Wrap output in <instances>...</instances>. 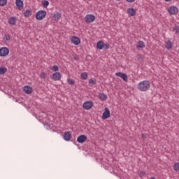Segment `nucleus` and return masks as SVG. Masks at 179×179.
<instances>
[{
    "instance_id": "nucleus-16",
    "label": "nucleus",
    "mask_w": 179,
    "mask_h": 179,
    "mask_svg": "<svg viewBox=\"0 0 179 179\" xmlns=\"http://www.w3.org/2000/svg\"><path fill=\"white\" fill-rule=\"evenodd\" d=\"M62 16V15L60 13L56 12L53 15L54 20L58 22L61 19Z\"/></svg>"
},
{
    "instance_id": "nucleus-41",
    "label": "nucleus",
    "mask_w": 179,
    "mask_h": 179,
    "mask_svg": "<svg viewBox=\"0 0 179 179\" xmlns=\"http://www.w3.org/2000/svg\"><path fill=\"white\" fill-rule=\"evenodd\" d=\"M150 179H156L155 177H152Z\"/></svg>"
},
{
    "instance_id": "nucleus-31",
    "label": "nucleus",
    "mask_w": 179,
    "mask_h": 179,
    "mask_svg": "<svg viewBox=\"0 0 179 179\" xmlns=\"http://www.w3.org/2000/svg\"><path fill=\"white\" fill-rule=\"evenodd\" d=\"M138 176L139 177H143L146 176V172L141 171L140 172H138Z\"/></svg>"
},
{
    "instance_id": "nucleus-6",
    "label": "nucleus",
    "mask_w": 179,
    "mask_h": 179,
    "mask_svg": "<svg viewBox=\"0 0 179 179\" xmlns=\"http://www.w3.org/2000/svg\"><path fill=\"white\" fill-rule=\"evenodd\" d=\"M104 112L103 113L102 115V120H107V118H110V109H108V108H104Z\"/></svg>"
},
{
    "instance_id": "nucleus-8",
    "label": "nucleus",
    "mask_w": 179,
    "mask_h": 179,
    "mask_svg": "<svg viewBox=\"0 0 179 179\" xmlns=\"http://www.w3.org/2000/svg\"><path fill=\"white\" fill-rule=\"evenodd\" d=\"M116 76H119V78H121L123 79L124 82H128V76L124 73L117 72L115 73Z\"/></svg>"
},
{
    "instance_id": "nucleus-23",
    "label": "nucleus",
    "mask_w": 179,
    "mask_h": 179,
    "mask_svg": "<svg viewBox=\"0 0 179 179\" xmlns=\"http://www.w3.org/2000/svg\"><path fill=\"white\" fill-rule=\"evenodd\" d=\"M97 80H96V78H91L89 80V85L90 86H94Z\"/></svg>"
},
{
    "instance_id": "nucleus-33",
    "label": "nucleus",
    "mask_w": 179,
    "mask_h": 179,
    "mask_svg": "<svg viewBox=\"0 0 179 179\" xmlns=\"http://www.w3.org/2000/svg\"><path fill=\"white\" fill-rule=\"evenodd\" d=\"M45 76H46V74L44 72L40 74V78H41V79H45Z\"/></svg>"
},
{
    "instance_id": "nucleus-40",
    "label": "nucleus",
    "mask_w": 179,
    "mask_h": 179,
    "mask_svg": "<svg viewBox=\"0 0 179 179\" xmlns=\"http://www.w3.org/2000/svg\"><path fill=\"white\" fill-rule=\"evenodd\" d=\"M166 2H171V0H165Z\"/></svg>"
},
{
    "instance_id": "nucleus-25",
    "label": "nucleus",
    "mask_w": 179,
    "mask_h": 179,
    "mask_svg": "<svg viewBox=\"0 0 179 179\" xmlns=\"http://www.w3.org/2000/svg\"><path fill=\"white\" fill-rule=\"evenodd\" d=\"M173 31L175 33V34H179V26L175 25V27L173 28Z\"/></svg>"
},
{
    "instance_id": "nucleus-18",
    "label": "nucleus",
    "mask_w": 179,
    "mask_h": 179,
    "mask_svg": "<svg viewBox=\"0 0 179 179\" xmlns=\"http://www.w3.org/2000/svg\"><path fill=\"white\" fill-rule=\"evenodd\" d=\"M172 48L173 44L171 43V41H167L165 42V48H166V50H171Z\"/></svg>"
},
{
    "instance_id": "nucleus-11",
    "label": "nucleus",
    "mask_w": 179,
    "mask_h": 179,
    "mask_svg": "<svg viewBox=\"0 0 179 179\" xmlns=\"http://www.w3.org/2000/svg\"><path fill=\"white\" fill-rule=\"evenodd\" d=\"M15 5L17 6V9L18 10H22L23 9V1L22 0H16L15 1Z\"/></svg>"
},
{
    "instance_id": "nucleus-29",
    "label": "nucleus",
    "mask_w": 179,
    "mask_h": 179,
    "mask_svg": "<svg viewBox=\"0 0 179 179\" xmlns=\"http://www.w3.org/2000/svg\"><path fill=\"white\" fill-rule=\"evenodd\" d=\"M52 71H53L54 72H57L59 70V68L58 67V66L55 65L51 68Z\"/></svg>"
},
{
    "instance_id": "nucleus-34",
    "label": "nucleus",
    "mask_w": 179,
    "mask_h": 179,
    "mask_svg": "<svg viewBox=\"0 0 179 179\" xmlns=\"http://www.w3.org/2000/svg\"><path fill=\"white\" fill-rule=\"evenodd\" d=\"M136 58L138 61H142V56L141 55H137Z\"/></svg>"
},
{
    "instance_id": "nucleus-24",
    "label": "nucleus",
    "mask_w": 179,
    "mask_h": 179,
    "mask_svg": "<svg viewBox=\"0 0 179 179\" xmlns=\"http://www.w3.org/2000/svg\"><path fill=\"white\" fill-rule=\"evenodd\" d=\"M8 72L6 67H0V75H5Z\"/></svg>"
},
{
    "instance_id": "nucleus-28",
    "label": "nucleus",
    "mask_w": 179,
    "mask_h": 179,
    "mask_svg": "<svg viewBox=\"0 0 179 179\" xmlns=\"http://www.w3.org/2000/svg\"><path fill=\"white\" fill-rule=\"evenodd\" d=\"M8 3V0H0V6H5Z\"/></svg>"
},
{
    "instance_id": "nucleus-3",
    "label": "nucleus",
    "mask_w": 179,
    "mask_h": 179,
    "mask_svg": "<svg viewBox=\"0 0 179 179\" xmlns=\"http://www.w3.org/2000/svg\"><path fill=\"white\" fill-rule=\"evenodd\" d=\"M169 15H177L178 13V8L176 6H172L168 8Z\"/></svg>"
},
{
    "instance_id": "nucleus-19",
    "label": "nucleus",
    "mask_w": 179,
    "mask_h": 179,
    "mask_svg": "<svg viewBox=\"0 0 179 179\" xmlns=\"http://www.w3.org/2000/svg\"><path fill=\"white\" fill-rule=\"evenodd\" d=\"M136 48H145V42H143L142 41H139L137 43Z\"/></svg>"
},
{
    "instance_id": "nucleus-38",
    "label": "nucleus",
    "mask_w": 179,
    "mask_h": 179,
    "mask_svg": "<svg viewBox=\"0 0 179 179\" xmlns=\"http://www.w3.org/2000/svg\"><path fill=\"white\" fill-rule=\"evenodd\" d=\"M45 125H46V127H47L48 129L50 128V124H48V123L45 124Z\"/></svg>"
},
{
    "instance_id": "nucleus-32",
    "label": "nucleus",
    "mask_w": 179,
    "mask_h": 179,
    "mask_svg": "<svg viewBox=\"0 0 179 179\" xmlns=\"http://www.w3.org/2000/svg\"><path fill=\"white\" fill-rule=\"evenodd\" d=\"M174 170H176V171L179 170V163H176L174 164Z\"/></svg>"
},
{
    "instance_id": "nucleus-21",
    "label": "nucleus",
    "mask_w": 179,
    "mask_h": 179,
    "mask_svg": "<svg viewBox=\"0 0 179 179\" xmlns=\"http://www.w3.org/2000/svg\"><path fill=\"white\" fill-rule=\"evenodd\" d=\"M8 23L9 24H12L13 26H15V24H16V18H15L14 17H11L8 20Z\"/></svg>"
},
{
    "instance_id": "nucleus-22",
    "label": "nucleus",
    "mask_w": 179,
    "mask_h": 179,
    "mask_svg": "<svg viewBox=\"0 0 179 179\" xmlns=\"http://www.w3.org/2000/svg\"><path fill=\"white\" fill-rule=\"evenodd\" d=\"M99 99L104 101V100H107V95L104 93H100L99 95Z\"/></svg>"
},
{
    "instance_id": "nucleus-12",
    "label": "nucleus",
    "mask_w": 179,
    "mask_h": 179,
    "mask_svg": "<svg viewBox=\"0 0 179 179\" xmlns=\"http://www.w3.org/2000/svg\"><path fill=\"white\" fill-rule=\"evenodd\" d=\"M71 43H73L74 45H79V44H80V38L77 36H73L71 38Z\"/></svg>"
},
{
    "instance_id": "nucleus-42",
    "label": "nucleus",
    "mask_w": 179,
    "mask_h": 179,
    "mask_svg": "<svg viewBox=\"0 0 179 179\" xmlns=\"http://www.w3.org/2000/svg\"><path fill=\"white\" fill-rule=\"evenodd\" d=\"M117 1H121V0H117Z\"/></svg>"
},
{
    "instance_id": "nucleus-4",
    "label": "nucleus",
    "mask_w": 179,
    "mask_h": 179,
    "mask_svg": "<svg viewBox=\"0 0 179 179\" xmlns=\"http://www.w3.org/2000/svg\"><path fill=\"white\" fill-rule=\"evenodd\" d=\"M96 20V17L92 14H88L85 16V22L87 23H93V21Z\"/></svg>"
},
{
    "instance_id": "nucleus-27",
    "label": "nucleus",
    "mask_w": 179,
    "mask_h": 179,
    "mask_svg": "<svg viewBox=\"0 0 179 179\" xmlns=\"http://www.w3.org/2000/svg\"><path fill=\"white\" fill-rule=\"evenodd\" d=\"M81 78L83 79V80H86V79H87V73L84 72L81 73Z\"/></svg>"
},
{
    "instance_id": "nucleus-5",
    "label": "nucleus",
    "mask_w": 179,
    "mask_h": 179,
    "mask_svg": "<svg viewBox=\"0 0 179 179\" xmlns=\"http://www.w3.org/2000/svg\"><path fill=\"white\" fill-rule=\"evenodd\" d=\"M83 107V108H85V110H90V108L93 107V102L90 101H87L84 102Z\"/></svg>"
},
{
    "instance_id": "nucleus-14",
    "label": "nucleus",
    "mask_w": 179,
    "mask_h": 179,
    "mask_svg": "<svg viewBox=\"0 0 179 179\" xmlns=\"http://www.w3.org/2000/svg\"><path fill=\"white\" fill-rule=\"evenodd\" d=\"M127 13L129 15V16H135L136 15V10H135V8H128L127 9Z\"/></svg>"
},
{
    "instance_id": "nucleus-15",
    "label": "nucleus",
    "mask_w": 179,
    "mask_h": 179,
    "mask_svg": "<svg viewBox=\"0 0 179 179\" xmlns=\"http://www.w3.org/2000/svg\"><path fill=\"white\" fill-rule=\"evenodd\" d=\"M72 136V134H71V131H66L64 132V141H70L71 138Z\"/></svg>"
},
{
    "instance_id": "nucleus-30",
    "label": "nucleus",
    "mask_w": 179,
    "mask_h": 179,
    "mask_svg": "<svg viewBox=\"0 0 179 179\" xmlns=\"http://www.w3.org/2000/svg\"><path fill=\"white\" fill-rule=\"evenodd\" d=\"M67 83L69 85H75V80H73V79L69 78L67 80Z\"/></svg>"
},
{
    "instance_id": "nucleus-17",
    "label": "nucleus",
    "mask_w": 179,
    "mask_h": 179,
    "mask_svg": "<svg viewBox=\"0 0 179 179\" xmlns=\"http://www.w3.org/2000/svg\"><path fill=\"white\" fill-rule=\"evenodd\" d=\"M96 48L98 50H101L102 48H104V42L103 41H99L96 43Z\"/></svg>"
},
{
    "instance_id": "nucleus-13",
    "label": "nucleus",
    "mask_w": 179,
    "mask_h": 179,
    "mask_svg": "<svg viewBox=\"0 0 179 179\" xmlns=\"http://www.w3.org/2000/svg\"><path fill=\"white\" fill-rule=\"evenodd\" d=\"M24 92L26 94H31L33 93V88L29 85H25L24 87Z\"/></svg>"
},
{
    "instance_id": "nucleus-26",
    "label": "nucleus",
    "mask_w": 179,
    "mask_h": 179,
    "mask_svg": "<svg viewBox=\"0 0 179 179\" xmlns=\"http://www.w3.org/2000/svg\"><path fill=\"white\" fill-rule=\"evenodd\" d=\"M48 5H50V2L48 1L47 0L42 1V6H43V8H47Z\"/></svg>"
},
{
    "instance_id": "nucleus-7",
    "label": "nucleus",
    "mask_w": 179,
    "mask_h": 179,
    "mask_svg": "<svg viewBox=\"0 0 179 179\" xmlns=\"http://www.w3.org/2000/svg\"><path fill=\"white\" fill-rule=\"evenodd\" d=\"M9 54V49L8 48H1L0 49V57H6Z\"/></svg>"
},
{
    "instance_id": "nucleus-9",
    "label": "nucleus",
    "mask_w": 179,
    "mask_h": 179,
    "mask_svg": "<svg viewBox=\"0 0 179 179\" xmlns=\"http://www.w3.org/2000/svg\"><path fill=\"white\" fill-rule=\"evenodd\" d=\"M87 140V136H86L85 135H80L78 137L77 142H78V143H85Z\"/></svg>"
},
{
    "instance_id": "nucleus-36",
    "label": "nucleus",
    "mask_w": 179,
    "mask_h": 179,
    "mask_svg": "<svg viewBox=\"0 0 179 179\" xmlns=\"http://www.w3.org/2000/svg\"><path fill=\"white\" fill-rule=\"evenodd\" d=\"M6 41H9V40H10V36L6 35Z\"/></svg>"
},
{
    "instance_id": "nucleus-35",
    "label": "nucleus",
    "mask_w": 179,
    "mask_h": 179,
    "mask_svg": "<svg viewBox=\"0 0 179 179\" xmlns=\"http://www.w3.org/2000/svg\"><path fill=\"white\" fill-rule=\"evenodd\" d=\"M103 47L105 50H108V48H110V45L103 43Z\"/></svg>"
},
{
    "instance_id": "nucleus-1",
    "label": "nucleus",
    "mask_w": 179,
    "mask_h": 179,
    "mask_svg": "<svg viewBox=\"0 0 179 179\" xmlns=\"http://www.w3.org/2000/svg\"><path fill=\"white\" fill-rule=\"evenodd\" d=\"M137 89L140 92H146L150 89V83L148 80H143L138 84Z\"/></svg>"
},
{
    "instance_id": "nucleus-2",
    "label": "nucleus",
    "mask_w": 179,
    "mask_h": 179,
    "mask_svg": "<svg viewBox=\"0 0 179 179\" xmlns=\"http://www.w3.org/2000/svg\"><path fill=\"white\" fill-rule=\"evenodd\" d=\"M47 15V12L45 10H39L36 14V20H43L44 17Z\"/></svg>"
},
{
    "instance_id": "nucleus-20",
    "label": "nucleus",
    "mask_w": 179,
    "mask_h": 179,
    "mask_svg": "<svg viewBox=\"0 0 179 179\" xmlns=\"http://www.w3.org/2000/svg\"><path fill=\"white\" fill-rule=\"evenodd\" d=\"M32 13L33 11L31 10L27 9L24 12V17H29Z\"/></svg>"
},
{
    "instance_id": "nucleus-10",
    "label": "nucleus",
    "mask_w": 179,
    "mask_h": 179,
    "mask_svg": "<svg viewBox=\"0 0 179 179\" xmlns=\"http://www.w3.org/2000/svg\"><path fill=\"white\" fill-rule=\"evenodd\" d=\"M51 79H52L55 81L61 80V73L59 72L54 73L52 76L51 77Z\"/></svg>"
},
{
    "instance_id": "nucleus-37",
    "label": "nucleus",
    "mask_w": 179,
    "mask_h": 179,
    "mask_svg": "<svg viewBox=\"0 0 179 179\" xmlns=\"http://www.w3.org/2000/svg\"><path fill=\"white\" fill-rule=\"evenodd\" d=\"M126 1L132 3V2H135V0H126Z\"/></svg>"
},
{
    "instance_id": "nucleus-39",
    "label": "nucleus",
    "mask_w": 179,
    "mask_h": 179,
    "mask_svg": "<svg viewBox=\"0 0 179 179\" xmlns=\"http://www.w3.org/2000/svg\"><path fill=\"white\" fill-rule=\"evenodd\" d=\"M145 138H146V137L145 136V134H142V138H143V139H145Z\"/></svg>"
}]
</instances>
